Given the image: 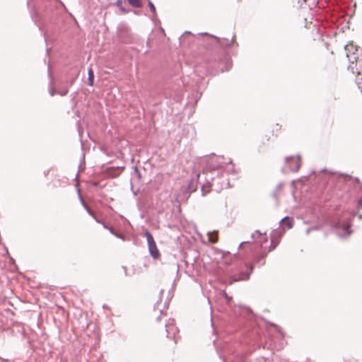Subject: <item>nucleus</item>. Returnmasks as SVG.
Segmentation results:
<instances>
[{
  "instance_id": "obj_34",
  "label": "nucleus",
  "mask_w": 362,
  "mask_h": 362,
  "mask_svg": "<svg viewBox=\"0 0 362 362\" xmlns=\"http://www.w3.org/2000/svg\"><path fill=\"white\" fill-rule=\"evenodd\" d=\"M202 195H204V187L203 186H202Z\"/></svg>"
},
{
  "instance_id": "obj_24",
  "label": "nucleus",
  "mask_w": 362,
  "mask_h": 362,
  "mask_svg": "<svg viewBox=\"0 0 362 362\" xmlns=\"http://www.w3.org/2000/svg\"><path fill=\"white\" fill-rule=\"evenodd\" d=\"M240 308H244L246 310H247L249 313H252V310L250 308H249L248 306H246V305H240Z\"/></svg>"
},
{
  "instance_id": "obj_11",
  "label": "nucleus",
  "mask_w": 362,
  "mask_h": 362,
  "mask_svg": "<svg viewBox=\"0 0 362 362\" xmlns=\"http://www.w3.org/2000/svg\"><path fill=\"white\" fill-rule=\"evenodd\" d=\"M191 35L192 37H194V35L192 34L189 31H185L183 35L180 37V44L184 45L186 43V36Z\"/></svg>"
},
{
  "instance_id": "obj_5",
  "label": "nucleus",
  "mask_w": 362,
  "mask_h": 362,
  "mask_svg": "<svg viewBox=\"0 0 362 362\" xmlns=\"http://www.w3.org/2000/svg\"><path fill=\"white\" fill-rule=\"evenodd\" d=\"M210 37H214L216 40L217 43L223 48H228L232 46L234 43V38L235 37V35H233L232 38L230 40L228 38H220L216 35H211Z\"/></svg>"
},
{
  "instance_id": "obj_36",
  "label": "nucleus",
  "mask_w": 362,
  "mask_h": 362,
  "mask_svg": "<svg viewBox=\"0 0 362 362\" xmlns=\"http://www.w3.org/2000/svg\"><path fill=\"white\" fill-rule=\"evenodd\" d=\"M124 167H117V169H118V170L119 169H124Z\"/></svg>"
},
{
  "instance_id": "obj_10",
  "label": "nucleus",
  "mask_w": 362,
  "mask_h": 362,
  "mask_svg": "<svg viewBox=\"0 0 362 362\" xmlns=\"http://www.w3.org/2000/svg\"><path fill=\"white\" fill-rule=\"evenodd\" d=\"M88 81L89 86H93L94 82V73L92 69H89L88 71Z\"/></svg>"
},
{
  "instance_id": "obj_29",
  "label": "nucleus",
  "mask_w": 362,
  "mask_h": 362,
  "mask_svg": "<svg viewBox=\"0 0 362 362\" xmlns=\"http://www.w3.org/2000/svg\"><path fill=\"white\" fill-rule=\"evenodd\" d=\"M274 248H275V245H273V244L271 243L269 250H274Z\"/></svg>"
},
{
  "instance_id": "obj_8",
  "label": "nucleus",
  "mask_w": 362,
  "mask_h": 362,
  "mask_svg": "<svg viewBox=\"0 0 362 362\" xmlns=\"http://www.w3.org/2000/svg\"><path fill=\"white\" fill-rule=\"evenodd\" d=\"M115 5L117 6L119 8V10L124 13H127L130 11L129 8L123 6L122 0H117Z\"/></svg>"
},
{
  "instance_id": "obj_16",
  "label": "nucleus",
  "mask_w": 362,
  "mask_h": 362,
  "mask_svg": "<svg viewBox=\"0 0 362 362\" xmlns=\"http://www.w3.org/2000/svg\"><path fill=\"white\" fill-rule=\"evenodd\" d=\"M148 6L150 8L151 12L153 13V16H155L156 15V7H155L154 4H153V2L151 1H148Z\"/></svg>"
},
{
  "instance_id": "obj_22",
  "label": "nucleus",
  "mask_w": 362,
  "mask_h": 362,
  "mask_svg": "<svg viewBox=\"0 0 362 362\" xmlns=\"http://www.w3.org/2000/svg\"><path fill=\"white\" fill-rule=\"evenodd\" d=\"M264 255H260V256L257 257V262H260L262 260L263 262H262V264L263 265V264H264Z\"/></svg>"
},
{
  "instance_id": "obj_38",
  "label": "nucleus",
  "mask_w": 362,
  "mask_h": 362,
  "mask_svg": "<svg viewBox=\"0 0 362 362\" xmlns=\"http://www.w3.org/2000/svg\"><path fill=\"white\" fill-rule=\"evenodd\" d=\"M356 182H359V179L358 177H355Z\"/></svg>"
},
{
  "instance_id": "obj_15",
  "label": "nucleus",
  "mask_w": 362,
  "mask_h": 362,
  "mask_svg": "<svg viewBox=\"0 0 362 362\" xmlns=\"http://www.w3.org/2000/svg\"><path fill=\"white\" fill-rule=\"evenodd\" d=\"M133 173L136 176L139 180L141 179V174L138 168L135 165L132 166Z\"/></svg>"
},
{
  "instance_id": "obj_9",
  "label": "nucleus",
  "mask_w": 362,
  "mask_h": 362,
  "mask_svg": "<svg viewBox=\"0 0 362 362\" xmlns=\"http://www.w3.org/2000/svg\"><path fill=\"white\" fill-rule=\"evenodd\" d=\"M207 235L209 236V242L211 243H215L218 240V238L216 235V232H208Z\"/></svg>"
},
{
  "instance_id": "obj_21",
  "label": "nucleus",
  "mask_w": 362,
  "mask_h": 362,
  "mask_svg": "<svg viewBox=\"0 0 362 362\" xmlns=\"http://www.w3.org/2000/svg\"><path fill=\"white\" fill-rule=\"evenodd\" d=\"M356 208L358 209H361L362 208V196L357 202Z\"/></svg>"
},
{
  "instance_id": "obj_2",
  "label": "nucleus",
  "mask_w": 362,
  "mask_h": 362,
  "mask_svg": "<svg viewBox=\"0 0 362 362\" xmlns=\"http://www.w3.org/2000/svg\"><path fill=\"white\" fill-rule=\"evenodd\" d=\"M145 236L146 238L148 249L150 255L154 259H158L160 257L159 250H158L156 243L154 238L150 231L146 229L145 231Z\"/></svg>"
},
{
  "instance_id": "obj_33",
  "label": "nucleus",
  "mask_w": 362,
  "mask_h": 362,
  "mask_svg": "<svg viewBox=\"0 0 362 362\" xmlns=\"http://www.w3.org/2000/svg\"><path fill=\"white\" fill-rule=\"evenodd\" d=\"M74 83V79H72V80L70 81V85H72Z\"/></svg>"
},
{
  "instance_id": "obj_28",
  "label": "nucleus",
  "mask_w": 362,
  "mask_h": 362,
  "mask_svg": "<svg viewBox=\"0 0 362 362\" xmlns=\"http://www.w3.org/2000/svg\"><path fill=\"white\" fill-rule=\"evenodd\" d=\"M250 243V241H243V242L240 243L238 247L240 248L242 246V245H243L244 243Z\"/></svg>"
},
{
  "instance_id": "obj_42",
  "label": "nucleus",
  "mask_w": 362,
  "mask_h": 362,
  "mask_svg": "<svg viewBox=\"0 0 362 362\" xmlns=\"http://www.w3.org/2000/svg\"><path fill=\"white\" fill-rule=\"evenodd\" d=\"M252 267L251 266L250 272H252Z\"/></svg>"
},
{
  "instance_id": "obj_32",
  "label": "nucleus",
  "mask_w": 362,
  "mask_h": 362,
  "mask_svg": "<svg viewBox=\"0 0 362 362\" xmlns=\"http://www.w3.org/2000/svg\"><path fill=\"white\" fill-rule=\"evenodd\" d=\"M358 219L359 220H361L362 219V214H360L358 216Z\"/></svg>"
},
{
  "instance_id": "obj_13",
  "label": "nucleus",
  "mask_w": 362,
  "mask_h": 362,
  "mask_svg": "<svg viewBox=\"0 0 362 362\" xmlns=\"http://www.w3.org/2000/svg\"><path fill=\"white\" fill-rule=\"evenodd\" d=\"M128 2L134 8H139L142 7V3L140 0H128Z\"/></svg>"
},
{
  "instance_id": "obj_17",
  "label": "nucleus",
  "mask_w": 362,
  "mask_h": 362,
  "mask_svg": "<svg viewBox=\"0 0 362 362\" xmlns=\"http://www.w3.org/2000/svg\"><path fill=\"white\" fill-rule=\"evenodd\" d=\"M350 226H351L349 223H346L343 226V230L346 233L347 235H349L352 233V230H349Z\"/></svg>"
},
{
  "instance_id": "obj_14",
  "label": "nucleus",
  "mask_w": 362,
  "mask_h": 362,
  "mask_svg": "<svg viewBox=\"0 0 362 362\" xmlns=\"http://www.w3.org/2000/svg\"><path fill=\"white\" fill-rule=\"evenodd\" d=\"M86 212L89 214V216H90L98 223H103V221L98 219L96 216L95 215V214L93 213V211L88 207H86Z\"/></svg>"
},
{
  "instance_id": "obj_12",
  "label": "nucleus",
  "mask_w": 362,
  "mask_h": 362,
  "mask_svg": "<svg viewBox=\"0 0 362 362\" xmlns=\"http://www.w3.org/2000/svg\"><path fill=\"white\" fill-rule=\"evenodd\" d=\"M50 76V82H49V93L51 96L54 95L55 93H57V91L55 90L54 86H53V79L52 78L51 74H49Z\"/></svg>"
},
{
  "instance_id": "obj_6",
  "label": "nucleus",
  "mask_w": 362,
  "mask_h": 362,
  "mask_svg": "<svg viewBox=\"0 0 362 362\" xmlns=\"http://www.w3.org/2000/svg\"><path fill=\"white\" fill-rule=\"evenodd\" d=\"M100 224L103 225V227L104 228L108 230L111 234H112L113 235H115L117 238H119V239H121L122 240H124V236L122 234H121V233L115 232L112 226H109L106 225L103 221Z\"/></svg>"
},
{
  "instance_id": "obj_25",
  "label": "nucleus",
  "mask_w": 362,
  "mask_h": 362,
  "mask_svg": "<svg viewBox=\"0 0 362 362\" xmlns=\"http://www.w3.org/2000/svg\"><path fill=\"white\" fill-rule=\"evenodd\" d=\"M272 197H273L275 200H277V191L274 190V191L272 193Z\"/></svg>"
},
{
  "instance_id": "obj_30",
  "label": "nucleus",
  "mask_w": 362,
  "mask_h": 362,
  "mask_svg": "<svg viewBox=\"0 0 362 362\" xmlns=\"http://www.w3.org/2000/svg\"><path fill=\"white\" fill-rule=\"evenodd\" d=\"M198 35H208L209 34L207 33H200Z\"/></svg>"
},
{
  "instance_id": "obj_41",
  "label": "nucleus",
  "mask_w": 362,
  "mask_h": 362,
  "mask_svg": "<svg viewBox=\"0 0 362 362\" xmlns=\"http://www.w3.org/2000/svg\"><path fill=\"white\" fill-rule=\"evenodd\" d=\"M188 188H189V189H190V188H191V184H189V185Z\"/></svg>"
},
{
  "instance_id": "obj_18",
  "label": "nucleus",
  "mask_w": 362,
  "mask_h": 362,
  "mask_svg": "<svg viewBox=\"0 0 362 362\" xmlns=\"http://www.w3.org/2000/svg\"><path fill=\"white\" fill-rule=\"evenodd\" d=\"M221 293H222V296L226 299L227 303L229 304L230 303V301L232 300V297L229 296L225 291H221Z\"/></svg>"
},
{
  "instance_id": "obj_3",
  "label": "nucleus",
  "mask_w": 362,
  "mask_h": 362,
  "mask_svg": "<svg viewBox=\"0 0 362 362\" xmlns=\"http://www.w3.org/2000/svg\"><path fill=\"white\" fill-rule=\"evenodd\" d=\"M165 332H166V337L168 339H175V335L178 333L179 329L175 326L174 319L170 318L168 321L165 325Z\"/></svg>"
},
{
  "instance_id": "obj_27",
  "label": "nucleus",
  "mask_w": 362,
  "mask_h": 362,
  "mask_svg": "<svg viewBox=\"0 0 362 362\" xmlns=\"http://www.w3.org/2000/svg\"><path fill=\"white\" fill-rule=\"evenodd\" d=\"M255 233L258 235V236H261L262 235V233L259 230H256Z\"/></svg>"
},
{
  "instance_id": "obj_37",
  "label": "nucleus",
  "mask_w": 362,
  "mask_h": 362,
  "mask_svg": "<svg viewBox=\"0 0 362 362\" xmlns=\"http://www.w3.org/2000/svg\"><path fill=\"white\" fill-rule=\"evenodd\" d=\"M157 321H159L160 320V315H159L158 317H157Z\"/></svg>"
},
{
  "instance_id": "obj_35",
  "label": "nucleus",
  "mask_w": 362,
  "mask_h": 362,
  "mask_svg": "<svg viewBox=\"0 0 362 362\" xmlns=\"http://www.w3.org/2000/svg\"><path fill=\"white\" fill-rule=\"evenodd\" d=\"M251 238H252V239H255V233H252V234L251 235Z\"/></svg>"
},
{
  "instance_id": "obj_23",
  "label": "nucleus",
  "mask_w": 362,
  "mask_h": 362,
  "mask_svg": "<svg viewBox=\"0 0 362 362\" xmlns=\"http://www.w3.org/2000/svg\"><path fill=\"white\" fill-rule=\"evenodd\" d=\"M318 229V227H312V228H308L306 229L305 230V233L306 234H309V233L312 230H317Z\"/></svg>"
},
{
  "instance_id": "obj_20",
  "label": "nucleus",
  "mask_w": 362,
  "mask_h": 362,
  "mask_svg": "<svg viewBox=\"0 0 362 362\" xmlns=\"http://www.w3.org/2000/svg\"><path fill=\"white\" fill-rule=\"evenodd\" d=\"M78 197H79V200L81 202V204H82V206H83L84 209H86V207H88V206L87 205V204L84 202V200L83 199L82 197H81V194H80V189L78 190Z\"/></svg>"
},
{
  "instance_id": "obj_39",
  "label": "nucleus",
  "mask_w": 362,
  "mask_h": 362,
  "mask_svg": "<svg viewBox=\"0 0 362 362\" xmlns=\"http://www.w3.org/2000/svg\"><path fill=\"white\" fill-rule=\"evenodd\" d=\"M93 186H97V185H98V183H97V182H93Z\"/></svg>"
},
{
  "instance_id": "obj_7",
  "label": "nucleus",
  "mask_w": 362,
  "mask_h": 362,
  "mask_svg": "<svg viewBox=\"0 0 362 362\" xmlns=\"http://www.w3.org/2000/svg\"><path fill=\"white\" fill-rule=\"evenodd\" d=\"M283 222H285L286 227L290 229L293 226L294 220L292 217L285 216L281 219V221H279V224H281Z\"/></svg>"
},
{
  "instance_id": "obj_40",
  "label": "nucleus",
  "mask_w": 362,
  "mask_h": 362,
  "mask_svg": "<svg viewBox=\"0 0 362 362\" xmlns=\"http://www.w3.org/2000/svg\"><path fill=\"white\" fill-rule=\"evenodd\" d=\"M211 327H214V323L212 322V320H211Z\"/></svg>"
},
{
  "instance_id": "obj_1",
  "label": "nucleus",
  "mask_w": 362,
  "mask_h": 362,
  "mask_svg": "<svg viewBox=\"0 0 362 362\" xmlns=\"http://www.w3.org/2000/svg\"><path fill=\"white\" fill-rule=\"evenodd\" d=\"M232 164V160L230 158H226L223 156H216L211 154L206 158V165L203 168V174L206 175V182L209 183V180L214 182L216 181L215 177L213 175L216 172L217 175H219L220 171H223L225 168H227L226 171L228 173H233V166L228 167V165ZM214 185V183L211 185Z\"/></svg>"
},
{
  "instance_id": "obj_4",
  "label": "nucleus",
  "mask_w": 362,
  "mask_h": 362,
  "mask_svg": "<svg viewBox=\"0 0 362 362\" xmlns=\"http://www.w3.org/2000/svg\"><path fill=\"white\" fill-rule=\"evenodd\" d=\"M286 162L288 163L289 168L293 172H296L300 168V156H290L286 158Z\"/></svg>"
},
{
  "instance_id": "obj_26",
  "label": "nucleus",
  "mask_w": 362,
  "mask_h": 362,
  "mask_svg": "<svg viewBox=\"0 0 362 362\" xmlns=\"http://www.w3.org/2000/svg\"><path fill=\"white\" fill-rule=\"evenodd\" d=\"M281 186H282V183H279V184H278V185H277V186H276V189H275V190H276V191L279 190V189H281Z\"/></svg>"
},
{
  "instance_id": "obj_19",
  "label": "nucleus",
  "mask_w": 362,
  "mask_h": 362,
  "mask_svg": "<svg viewBox=\"0 0 362 362\" xmlns=\"http://www.w3.org/2000/svg\"><path fill=\"white\" fill-rule=\"evenodd\" d=\"M69 92V89L68 88H63L62 90H59L57 91V94L62 95V96H64L66 95Z\"/></svg>"
},
{
  "instance_id": "obj_31",
  "label": "nucleus",
  "mask_w": 362,
  "mask_h": 362,
  "mask_svg": "<svg viewBox=\"0 0 362 362\" xmlns=\"http://www.w3.org/2000/svg\"><path fill=\"white\" fill-rule=\"evenodd\" d=\"M269 323L270 325L274 326L275 327H277V326L275 324H274L272 322H269Z\"/></svg>"
}]
</instances>
